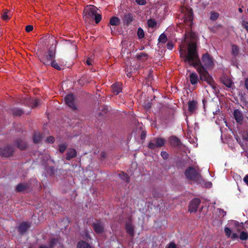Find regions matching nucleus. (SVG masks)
Wrapping results in <instances>:
<instances>
[{
  "label": "nucleus",
  "instance_id": "nucleus-43",
  "mask_svg": "<svg viewBox=\"0 0 248 248\" xmlns=\"http://www.w3.org/2000/svg\"><path fill=\"white\" fill-rule=\"evenodd\" d=\"M173 46L174 45L171 41H169L167 44V48L170 50L172 49V48H173Z\"/></svg>",
  "mask_w": 248,
  "mask_h": 248
},
{
  "label": "nucleus",
  "instance_id": "nucleus-1",
  "mask_svg": "<svg viewBox=\"0 0 248 248\" xmlns=\"http://www.w3.org/2000/svg\"><path fill=\"white\" fill-rule=\"evenodd\" d=\"M180 53V56L184 58L185 62L197 69L200 75V79L206 81L212 89L216 90V84L213 78L209 75L200 59L196 43L194 40L190 42L188 45L187 53L186 50H183L181 49Z\"/></svg>",
  "mask_w": 248,
  "mask_h": 248
},
{
  "label": "nucleus",
  "instance_id": "nucleus-30",
  "mask_svg": "<svg viewBox=\"0 0 248 248\" xmlns=\"http://www.w3.org/2000/svg\"><path fill=\"white\" fill-rule=\"evenodd\" d=\"M119 177L121 179L123 180L125 183H127L128 182H129V178L128 175L123 172H121L119 174Z\"/></svg>",
  "mask_w": 248,
  "mask_h": 248
},
{
  "label": "nucleus",
  "instance_id": "nucleus-27",
  "mask_svg": "<svg viewBox=\"0 0 248 248\" xmlns=\"http://www.w3.org/2000/svg\"><path fill=\"white\" fill-rule=\"evenodd\" d=\"M29 227V224L28 223H23L19 227V231L20 233H23L26 231Z\"/></svg>",
  "mask_w": 248,
  "mask_h": 248
},
{
  "label": "nucleus",
  "instance_id": "nucleus-2",
  "mask_svg": "<svg viewBox=\"0 0 248 248\" xmlns=\"http://www.w3.org/2000/svg\"><path fill=\"white\" fill-rule=\"evenodd\" d=\"M243 229V223L236 220H230L224 228V232L227 238L232 240H238L239 238L241 240H246L248 238V233L242 231L239 236L238 233Z\"/></svg>",
  "mask_w": 248,
  "mask_h": 248
},
{
  "label": "nucleus",
  "instance_id": "nucleus-13",
  "mask_svg": "<svg viewBox=\"0 0 248 248\" xmlns=\"http://www.w3.org/2000/svg\"><path fill=\"white\" fill-rule=\"evenodd\" d=\"M111 90L115 95L118 94L122 91V84L120 82H116L111 86Z\"/></svg>",
  "mask_w": 248,
  "mask_h": 248
},
{
  "label": "nucleus",
  "instance_id": "nucleus-37",
  "mask_svg": "<svg viewBox=\"0 0 248 248\" xmlns=\"http://www.w3.org/2000/svg\"><path fill=\"white\" fill-rule=\"evenodd\" d=\"M66 155H77L76 149L73 148H68L67 153Z\"/></svg>",
  "mask_w": 248,
  "mask_h": 248
},
{
  "label": "nucleus",
  "instance_id": "nucleus-23",
  "mask_svg": "<svg viewBox=\"0 0 248 248\" xmlns=\"http://www.w3.org/2000/svg\"><path fill=\"white\" fill-rule=\"evenodd\" d=\"M239 48L237 45H232V51L231 53L234 58H236L239 54Z\"/></svg>",
  "mask_w": 248,
  "mask_h": 248
},
{
  "label": "nucleus",
  "instance_id": "nucleus-54",
  "mask_svg": "<svg viewBox=\"0 0 248 248\" xmlns=\"http://www.w3.org/2000/svg\"><path fill=\"white\" fill-rule=\"evenodd\" d=\"M146 136L145 133H144V132H142L141 134V139H143V138H145Z\"/></svg>",
  "mask_w": 248,
  "mask_h": 248
},
{
  "label": "nucleus",
  "instance_id": "nucleus-61",
  "mask_svg": "<svg viewBox=\"0 0 248 248\" xmlns=\"http://www.w3.org/2000/svg\"><path fill=\"white\" fill-rule=\"evenodd\" d=\"M90 174H93V172H90Z\"/></svg>",
  "mask_w": 248,
  "mask_h": 248
},
{
  "label": "nucleus",
  "instance_id": "nucleus-55",
  "mask_svg": "<svg viewBox=\"0 0 248 248\" xmlns=\"http://www.w3.org/2000/svg\"><path fill=\"white\" fill-rule=\"evenodd\" d=\"M211 185H212V183H210V182H208V183H207V184L205 186L210 187L211 186Z\"/></svg>",
  "mask_w": 248,
  "mask_h": 248
},
{
  "label": "nucleus",
  "instance_id": "nucleus-20",
  "mask_svg": "<svg viewBox=\"0 0 248 248\" xmlns=\"http://www.w3.org/2000/svg\"><path fill=\"white\" fill-rule=\"evenodd\" d=\"M16 146L21 150H24L26 148L27 144L26 141L21 139H19L16 141Z\"/></svg>",
  "mask_w": 248,
  "mask_h": 248
},
{
  "label": "nucleus",
  "instance_id": "nucleus-46",
  "mask_svg": "<svg viewBox=\"0 0 248 248\" xmlns=\"http://www.w3.org/2000/svg\"><path fill=\"white\" fill-rule=\"evenodd\" d=\"M218 210L220 216L223 217L226 215V212H224L223 210L218 209Z\"/></svg>",
  "mask_w": 248,
  "mask_h": 248
},
{
  "label": "nucleus",
  "instance_id": "nucleus-33",
  "mask_svg": "<svg viewBox=\"0 0 248 248\" xmlns=\"http://www.w3.org/2000/svg\"><path fill=\"white\" fill-rule=\"evenodd\" d=\"M158 42L160 43H165L167 41V37L166 34L162 33L158 38Z\"/></svg>",
  "mask_w": 248,
  "mask_h": 248
},
{
  "label": "nucleus",
  "instance_id": "nucleus-38",
  "mask_svg": "<svg viewBox=\"0 0 248 248\" xmlns=\"http://www.w3.org/2000/svg\"><path fill=\"white\" fill-rule=\"evenodd\" d=\"M26 186L23 184H19L16 186V190L17 191H22L26 188Z\"/></svg>",
  "mask_w": 248,
  "mask_h": 248
},
{
  "label": "nucleus",
  "instance_id": "nucleus-32",
  "mask_svg": "<svg viewBox=\"0 0 248 248\" xmlns=\"http://www.w3.org/2000/svg\"><path fill=\"white\" fill-rule=\"evenodd\" d=\"M147 24L149 27L154 28L156 26L157 22L155 19L150 18L147 21Z\"/></svg>",
  "mask_w": 248,
  "mask_h": 248
},
{
  "label": "nucleus",
  "instance_id": "nucleus-53",
  "mask_svg": "<svg viewBox=\"0 0 248 248\" xmlns=\"http://www.w3.org/2000/svg\"><path fill=\"white\" fill-rule=\"evenodd\" d=\"M86 63L88 65H92V63H91V60L90 59V58H88L87 60H86Z\"/></svg>",
  "mask_w": 248,
  "mask_h": 248
},
{
  "label": "nucleus",
  "instance_id": "nucleus-5",
  "mask_svg": "<svg viewBox=\"0 0 248 248\" xmlns=\"http://www.w3.org/2000/svg\"><path fill=\"white\" fill-rule=\"evenodd\" d=\"M166 140L161 137H156L151 139L148 143V147L152 150H155L164 147L166 143Z\"/></svg>",
  "mask_w": 248,
  "mask_h": 248
},
{
  "label": "nucleus",
  "instance_id": "nucleus-17",
  "mask_svg": "<svg viewBox=\"0 0 248 248\" xmlns=\"http://www.w3.org/2000/svg\"><path fill=\"white\" fill-rule=\"evenodd\" d=\"M93 227L95 232L98 234L102 233L104 231V226L101 222L93 223Z\"/></svg>",
  "mask_w": 248,
  "mask_h": 248
},
{
  "label": "nucleus",
  "instance_id": "nucleus-60",
  "mask_svg": "<svg viewBox=\"0 0 248 248\" xmlns=\"http://www.w3.org/2000/svg\"><path fill=\"white\" fill-rule=\"evenodd\" d=\"M197 145H198V144H197V143H196V145H194V146L196 147L197 146Z\"/></svg>",
  "mask_w": 248,
  "mask_h": 248
},
{
  "label": "nucleus",
  "instance_id": "nucleus-34",
  "mask_svg": "<svg viewBox=\"0 0 248 248\" xmlns=\"http://www.w3.org/2000/svg\"><path fill=\"white\" fill-rule=\"evenodd\" d=\"M222 82L224 85L228 88H231L232 84V81L228 78H225L223 80Z\"/></svg>",
  "mask_w": 248,
  "mask_h": 248
},
{
  "label": "nucleus",
  "instance_id": "nucleus-44",
  "mask_svg": "<svg viewBox=\"0 0 248 248\" xmlns=\"http://www.w3.org/2000/svg\"><path fill=\"white\" fill-rule=\"evenodd\" d=\"M33 29V27L32 25H28L26 27V31L28 32H29L30 31H31Z\"/></svg>",
  "mask_w": 248,
  "mask_h": 248
},
{
  "label": "nucleus",
  "instance_id": "nucleus-29",
  "mask_svg": "<svg viewBox=\"0 0 248 248\" xmlns=\"http://www.w3.org/2000/svg\"><path fill=\"white\" fill-rule=\"evenodd\" d=\"M42 136L39 133H35L33 135V140L34 143H38L41 141Z\"/></svg>",
  "mask_w": 248,
  "mask_h": 248
},
{
  "label": "nucleus",
  "instance_id": "nucleus-14",
  "mask_svg": "<svg viewBox=\"0 0 248 248\" xmlns=\"http://www.w3.org/2000/svg\"><path fill=\"white\" fill-rule=\"evenodd\" d=\"M134 19L133 15L130 13H128L124 15L123 17V21L124 24L129 26L133 21Z\"/></svg>",
  "mask_w": 248,
  "mask_h": 248
},
{
  "label": "nucleus",
  "instance_id": "nucleus-47",
  "mask_svg": "<svg viewBox=\"0 0 248 248\" xmlns=\"http://www.w3.org/2000/svg\"><path fill=\"white\" fill-rule=\"evenodd\" d=\"M153 78V75L152 71H150V73L148 75L147 78L148 80H152Z\"/></svg>",
  "mask_w": 248,
  "mask_h": 248
},
{
  "label": "nucleus",
  "instance_id": "nucleus-16",
  "mask_svg": "<svg viewBox=\"0 0 248 248\" xmlns=\"http://www.w3.org/2000/svg\"><path fill=\"white\" fill-rule=\"evenodd\" d=\"M197 102L194 100L189 101L188 103V110L190 114L193 113L197 108Z\"/></svg>",
  "mask_w": 248,
  "mask_h": 248
},
{
  "label": "nucleus",
  "instance_id": "nucleus-41",
  "mask_svg": "<svg viewBox=\"0 0 248 248\" xmlns=\"http://www.w3.org/2000/svg\"><path fill=\"white\" fill-rule=\"evenodd\" d=\"M242 25L248 32V22L243 20L242 22Z\"/></svg>",
  "mask_w": 248,
  "mask_h": 248
},
{
  "label": "nucleus",
  "instance_id": "nucleus-21",
  "mask_svg": "<svg viewBox=\"0 0 248 248\" xmlns=\"http://www.w3.org/2000/svg\"><path fill=\"white\" fill-rule=\"evenodd\" d=\"M198 76L196 73H192L189 75V80L192 85H195L198 81Z\"/></svg>",
  "mask_w": 248,
  "mask_h": 248
},
{
  "label": "nucleus",
  "instance_id": "nucleus-26",
  "mask_svg": "<svg viewBox=\"0 0 248 248\" xmlns=\"http://www.w3.org/2000/svg\"><path fill=\"white\" fill-rule=\"evenodd\" d=\"M12 112L13 115L16 116H20L24 113V111L22 109L16 108H13Z\"/></svg>",
  "mask_w": 248,
  "mask_h": 248
},
{
  "label": "nucleus",
  "instance_id": "nucleus-11",
  "mask_svg": "<svg viewBox=\"0 0 248 248\" xmlns=\"http://www.w3.org/2000/svg\"><path fill=\"white\" fill-rule=\"evenodd\" d=\"M233 116L237 123H242L244 119V114L240 110L238 109H235L233 112Z\"/></svg>",
  "mask_w": 248,
  "mask_h": 248
},
{
  "label": "nucleus",
  "instance_id": "nucleus-50",
  "mask_svg": "<svg viewBox=\"0 0 248 248\" xmlns=\"http://www.w3.org/2000/svg\"><path fill=\"white\" fill-rule=\"evenodd\" d=\"M108 111V109L107 108H106V107H105L102 110V113H101V114H106L107 113Z\"/></svg>",
  "mask_w": 248,
  "mask_h": 248
},
{
  "label": "nucleus",
  "instance_id": "nucleus-39",
  "mask_svg": "<svg viewBox=\"0 0 248 248\" xmlns=\"http://www.w3.org/2000/svg\"><path fill=\"white\" fill-rule=\"evenodd\" d=\"M219 17V14L217 13L213 12L211 13L210 19L213 20H216Z\"/></svg>",
  "mask_w": 248,
  "mask_h": 248
},
{
  "label": "nucleus",
  "instance_id": "nucleus-19",
  "mask_svg": "<svg viewBox=\"0 0 248 248\" xmlns=\"http://www.w3.org/2000/svg\"><path fill=\"white\" fill-rule=\"evenodd\" d=\"M170 143L171 145L176 147L181 144L180 140L176 136H171L170 138Z\"/></svg>",
  "mask_w": 248,
  "mask_h": 248
},
{
  "label": "nucleus",
  "instance_id": "nucleus-22",
  "mask_svg": "<svg viewBox=\"0 0 248 248\" xmlns=\"http://www.w3.org/2000/svg\"><path fill=\"white\" fill-rule=\"evenodd\" d=\"M136 58L138 60L144 62L148 60L149 56L145 52H140L136 55Z\"/></svg>",
  "mask_w": 248,
  "mask_h": 248
},
{
  "label": "nucleus",
  "instance_id": "nucleus-48",
  "mask_svg": "<svg viewBox=\"0 0 248 248\" xmlns=\"http://www.w3.org/2000/svg\"><path fill=\"white\" fill-rule=\"evenodd\" d=\"M244 84L246 89L248 91V78H245Z\"/></svg>",
  "mask_w": 248,
  "mask_h": 248
},
{
  "label": "nucleus",
  "instance_id": "nucleus-36",
  "mask_svg": "<svg viewBox=\"0 0 248 248\" xmlns=\"http://www.w3.org/2000/svg\"><path fill=\"white\" fill-rule=\"evenodd\" d=\"M50 65L58 70H61L62 69L61 67L58 65V63L55 60L51 61V63Z\"/></svg>",
  "mask_w": 248,
  "mask_h": 248
},
{
  "label": "nucleus",
  "instance_id": "nucleus-57",
  "mask_svg": "<svg viewBox=\"0 0 248 248\" xmlns=\"http://www.w3.org/2000/svg\"><path fill=\"white\" fill-rule=\"evenodd\" d=\"M238 11H239V13H243V9H242V8H239L238 9Z\"/></svg>",
  "mask_w": 248,
  "mask_h": 248
},
{
  "label": "nucleus",
  "instance_id": "nucleus-62",
  "mask_svg": "<svg viewBox=\"0 0 248 248\" xmlns=\"http://www.w3.org/2000/svg\"><path fill=\"white\" fill-rule=\"evenodd\" d=\"M88 172V171H86V172H85L86 173H87Z\"/></svg>",
  "mask_w": 248,
  "mask_h": 248
},
{
  "label": "nucleus",
  "instance_id": "nucleus-8",
  "mask_svg": "<svg viewBox=\"0 0 248 248\" xmlns=\"http://www.w3.org/2000/svg\"><path fill=\"white\" fill-rule=\"evenodd\" d=\"M15 149V146L11 144H8L3 148H0V155H13Z\"/></svg>",
  "mask_w": 248,
  "mask_h": 248
},
{
  "label": "nucleus",
  "instance_id": "nucleus-45",
  "mask_svg": "<svg viewBox=\"0 0 248 248\" xmlns=\"http://www.w3.org/2000/svg\"><path fill=\"white\" fill-rule=\"evenodd\" d=\"M55 241H57V240H54V241H52L51 242V247H53L55 243ZM40 248H50V247H46V246H41L40 247Z\"/></svg>",
  "mask_w": 248,
  "mask_h": 248
},
{
  "label": "nucleus",
  "instance_id": "nucleus-51",
  "mask_svg": "<svg viewBox=\"0 0 248 248\" xmlns=\"http://www.w3.org/2000/svg\"><path fill=\"white\" fill-rule=\"evenodd\" d=\"M243 137L245 140L248 141V132H245L244 133Z\"/></svg>",
  "mask_w": 248,
  "mask_h": 248
},
{
  "label": "nucleus",
  "instance_id": "nucleus-7",
  "mask_svg": "<svg viewBox=\"0 0 248 248\" xmlns=\"http://www.w3.org/2000/svg\"><path fill=\"white\" fill-rule=\"evenodd\" d=\"M202 61L206 68L212 67L214 65L213 58L208 53L202 55Z\"/></svg>",
  "mask_w": 248,
  "mask_h": 248
},
{
  "label": "nucleus",
  "instance_id": "nucleus-52",
  "mask_svg": "<svg viewBox=\"0 0 248 248\" xmlns=\"http://www.w3.org/2000/svg\"><path fill=\"white\" fill-rule=\"evenodd\" d=\"M244 181L246 183V184L248 185V174L246 175L244 178Z\"/></svg>",
  "mask_w": 248,
  "mask_h": 248
},
{
  "label": "nucleus",
  "instance_id": "nucleus-56",
  "mask_svg": "<svg viewBox=\"0 0 248 248\" xmlns=\"http://www.w3.org/2000/svg\"><path fill=\"white\" fill-rule=\"evenodd\" d=\"M160 155H169L166 152L162 151V152H161Z\"/></svg>",
  "mask_w": 248,
  "mask_h": 248
},
{
  "label": "nucleus",
  "instance_id": "nucleus-10",
  "mask_svg": "<svg viewBox=\"0 0 248 248\" xmlns=\"http://www.w3.org/2000/svg\"><path fill=\"white\" fill-rule=\"evenodd\" d=\"M65 103L67 106L73 109H77L76 106L75 104V98L72 93L67 95L64 98Z\"/></svg>",
  "mask_w": 248,
  "mask_h": 248
},
{
  "label": "nucleus",
  "instance_id": "nucleus-25",
  "mask_svg": "<svg viewBox=\"0 0 248 248\" xmlns=\"http://www.w3.org/2000/svg\"><path fill=\"white\" fill-rule=\"evenodd\" d=\"M109 24L112 26H118L120 24V19L116 16H112L109 20Z\"/></svg>",
  "mask_w": 248,
  "mask_h": 248
},
{
  "label": "nucleus",
  "instance_id": "nucleus-31",
  "mask_svg": "<svg viewBox=\"0 0 248 248\" xmlns=\"http://www.w3.org/2000/svg\"><path fill=\"white\" fill-rule=\"evenodd\" d=\"M67 146H68V145L66 143L60 144L58 146V149H59V152L61 154H62L65 151Z\"/></svg>",
  "mask_w": 248,
  "mask_h": 248
},
{
  "label": "nucleus",
  "instance_id": "nucleus-58",
  "mask_svg": "<svg viewBox=\"0 0 248 248\" xmlns=\"http://www.w3.org/2000/svg\"><path fill=\"white\" fill-rule=\"evenodd\" d=\"M73 156H70V155H68V156H67V158H67V159H68V160H70V159L72 158V157H73Z\"/></svg>",
  "mask_w": 248,
  "mask_h": 248
},
{
  "label": "nucleus",
  "instance_id": "nucleus-9",
  "mask_svg": "<svg viewBox=\"0 0 248 248\" xmlns=\"http://www.w3.org/2000/svg\"><path fill=\"white\" fill-rule=\"evenodd\" d=\"M22 103L26 106H31L32 108H35L38 106L40 104V100L39 99H32L29 97L25 98L22 101Z\"/></svg>",
  "mask_w": 248,
  "mask_h": 248
},
{
  "label": "nucleus",
  "instance_id": "nucleus-28",
  "mask_svg": "<svg viewBox=\"0 0 248 248\" xmlns=\"http://www.w3.org/2000/svg\"><path fill=\"white\" fill-rule=\"evenodd\" d=\"M77 248H92L90 245L84 241H80L78 243Z\"/></svg>",
  "mask_w": 248,
  "mask_h": 248
},
{
  "label": "nucleus",
  "instance_id": "nucleus-3",
  "mask_svg": "<svg viewBox=\"0 0 248 248\" xmlns=\"http://www.w3.org/2000/svg\"><path fill=\"white\" fill-rule=\"evenodd\" d=\"M97 8L94 5H88L83 10V18L85 21H87L89 18L94 17L96 24L99 23L102 19L100 14H97Z\"/></svg>",
  "mask_w": 248,
  "mask_h": 248
},
{
  "label": "nucleus",
  "instance_id": "nucleus-18",
  "mask_svg": "<svg viewBox=\"0 0 248 248\" xmlns=\"http://www.w3.org/2000/svg\"><path fill=\"white\" fill-rule=\"evenodd\" d=\"M126 232L131 236L134 235V227L131 221H128L125 224Z\"/></svg>",
  "mask_w": 248,
  "mask_h": 248
},
{
  "label": "nucleus",
  "instance_id": "nucleus-59",
  "mask_svg": "<svg viewBox=\"0 0 248 248\" xmlns=\"http://www.w3.org/2000/svg\"><path fill=\"white\" fill-rule=\"evenodd\" d=\"M191 37L192 38V39H193V38H194V35L191 34Z\"/></svg>",
  "mask_w": 248,
  "mask_h": 248
},
{
  "label": "nucleus",
  "instance_id": "nucleus-12",
  "mask_svg": "<svg viewBox=\"0 0 248 248\" xmlns=\"http://www.w3.org/2000/svg\"><path fill=\"white\" fill-rule=\"evenodd\" d=\"M200 203V201L198 199H194L190 202L189 205L188 210L190 212H195Z\"/></svg>",
  "mask_w": 248,
  "mask_h": 248
},
{
  "label": "nucleus",
  "instance_id": "nucleus-15",
  "mask_svg": "<svg viewBox=\"0 0 248 248\" xmlns=\"http://www.w3.org/2000/svg\"><path fill=\"white\" fill-rule=\"evenodd\" d=\"M185 12V21L191 22L193 19V13L192 9L191 8H186Z\"/></svg>",
  "mask_w": 248,
  "mask_h": 248
},
{
  "label": "nucleus",
  "instance_id": "nucleus-24",
  "mask_svg": "<svg viewBox=\"0 0 248 248\" xmlns=\"http://www.w3.org/2000/svg\"><path fill=\"white\" fill-rule=\"evenodd\" d=\"M10 12L7 9H4L1 13V18L7 21L10 19Z\"/></svg>",
  "mask_w": 248,
  "mask_h": 248
},
{
  "label": "nucleus",
  "instance_id": "nucleus-4",
  "mask_svg": "<svg viewBox=\"0 0 248 248\" xmlns=\"http://www.w3.org/2000/svg\"><path fill=\"white\" fill-rule=\"evenodd\" d=\"M185 174L186 177L190 180L202 185L204 183L200 174V170L197 166L189 167L186 170Z\"/></svg>",
  "mask_w": 248,
  "mask_h": 248
},
{
  "label": "nucleus",
  "instance_id": "nucleus-42",
  "mask_svg": "<svg viewBox=\"0 0 248 248\" xmlns=\"http://www.w3.org/2000/svg\"><path fill=\"white\" fill-rule=\"evenodd\" d=\"M136 3L140 5H144L146 3V0H135Z\"/></svg>",
  "mask_w": 248,
  "mask_h": 248
},
{
  "label": "nucleus",
  "instance_id": "nucleus-40",
  "mask_svg": "<svg viewBox=\"0 0 248 248\" xmlns=\"http://www.w3.org/2000/svg\"><path fill=\"white\" fill-rule=\"evenodd\" d=\"M54 141H55V139L52 136H49V137H47V139H46V141L47 143H52L54 142Z\"/></svg>",
  "mask_w": 248,
  "mask_h": 248
},
{
  "label": "nucleus",
  "instance_id": "nucleus-6",
  "mask_svg": "<svg viewBox=\"0 0 248 248\" xmlns=\"http://www.w3.org/2000/svg\"><path fill=\"white\" fill-rule=\"evenodd\" d=\"M55 52L53 50L49 49L48 51L39 58L41 62L46 66H50L51 61L55 58Z\"/></svg>",
  "mask_w": 248,
  "mask_h": 248
},
{
  "label": "nucleus",
  "instance_id": "nucleus-35",
  "mask_svg": "<svg viewBox=\"0 0 248 248\" xmlns=\"http://www.w3.org/2000/svg\"><path fill=\"white\" fill-rule=\"evenodd\" d=\"M137 34L139 39H142L144 37V32L141 28H138Z\"/></svg>",
  "mask_w": 248,
  "mask_h": 248
},
{
  "label": "nucleus",
  "instance_id": "nucleus-49",
  "mask_svg": "<svg viewBox=\"0 0 248 248\" xmlns=\"http://www.w3.org/2000/svg\"><path fill=\"white\" fill-rule=\"evenodd\" d=\"M176 245L174 243L171 242L170 243L168 246L167 247V248H176Z\"/></svg>",
  "mask_w": 248,
  "mask_h": 248
}]
</instances>
